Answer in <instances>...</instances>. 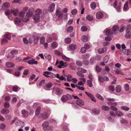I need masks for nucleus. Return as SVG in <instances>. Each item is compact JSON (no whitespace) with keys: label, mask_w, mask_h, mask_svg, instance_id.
<instances>
[{"label":"nucleus","mask_w":131,"mask_h":131,"mask_svg":"<svg viewBox=\"0 0 131 131\" xmlns=\"http://www.w3.org/2000/svg\"><path fill=\"white\" fill-rule=\"evenodd\" d=\"M53 92H54L56 95H60L63 93V91L62 89L58 87H56L53 89Z\"/></svg>","instance_id":"obj_1"},{"label":"nucleus","mask_w":131,"mask_h":131,"mask_svg":"<svg viewBox=\"0 0 131 131\" xmlns=\"http://www.w3.org/2000/svg\"><path fill=\"white\" fill-rule=\"evenodd\" d=\"M43 75L47 78L50 77L51 78H53L56 77L55 74L52 73L51 72L48 71L43 72Z\"/></svg>","instance_id":"obj_2"},{"label":"nucleus","mask_w":131,"mask_h":131,"mask_svg":"<svg viewBox=\"0 0 131 131\" xmlns=\"http://www.w3.org/2000/svg\"><path fill=\"white\" fill-rule=\"evenodd\" d=\"M98 79L99 81L102 83H104V81H108L109 80L108 77L106 76L103 77L101 75L99 76Z\"/></svg>","instance_id":"obj_3"},{"label":"nucleus","mask_w":131,"mask_h":131,"mask_svg":"<svg viewBox=\"0 0 131 131\" xmlns=\"http://www.w3.org/2000/svg\"><path fill=\"white\" fill-rule=\"evenodd\" d=\"M84 93L88 97L91 99V100L94 102H96V101L93 95L91 93H88L86 92H85Z\"/></svg>","instance_id":"obj_4"},{"label":"nucleus","mask_w":131,"mask_h":131,"mask_svg":"<svg viewBox=\"0 0 131 131\" xmlns=\"http://www.w3.org/2000/svg\"><path fill=\"white\" fill-rule=\"evenodd\" d=\"M48 114L47 113L44 112L42 114H41L40 115L37 116V117L39 118H40L42 117L43 119H46L48 117Z\"/></svg>","instance_id":"obj_5"},{"label":"nucleus","mask_w":131,"mask_h":131,"mask_svg":"<svg viewBox=\"0 0 131 131\" xmlns=\"http://www.w3.org/2000/svg\"><path fill=\"white\" fill-rule=\"evenodd\" d=\"M56 15L60 18H62L63 15V14L61 12V10L60 9H58L57 10Z\"/></svg>","instance_id":"obj_6"},{"label":"nucleus","mask_w":131,"mask_h":131,"mask_svg":"<svg viewBox=\"0 0 131 131\" xmlns=\"http://www.w3.org/2000/svg\"><path fill=\"white\" fill-rule=\"evenodd\" d=\"M76 103L79 106H81L84 105V103L83 100L80 99L76 100Z\"/></svg>","instance_id":"obj_7"},{"label":"nucleus","mask_w":131,"mask_h":131,"mask_svg":"<svg viewBox=\"0 0 131 131\" xmlns=\"http://www.w3.org/2000/svg\"><path fill=\"white\" fill-rule=\"evenodd\" d=\"M103 14L101 12H99L96 13V17L97 19H101L103 17Z\"/></svg>","instance_id":"obj_8"},{"label":"nucleus","mask_w":131,"mask_h":131,"mask_svg":"<svg viewBox=\"0 0 131 131\" xmlns=\"http://www.w3.org/2000/svg\"><path fill=\"white\" fill-rule=\"evenodd\" d=\"M49 123L47 121L44 122L42 124V126L43 128V129L46 131V128H47L49 126Z\"/></svg>","instance_id":"obj_9"},{"label":"nucleus","mask_w":131,"mask_h":131,"mask_svg":"<svg viewBox=\"0 0 131 131\" xmlns=\"http://www.w3.org/2000/svg\"><path fill=\"white\" fill-rule=\"evenodd\" d=\"M55 4L53 3L51 4L49 7V10L50 12H52L54 9Z\"/></svg>","instance_id":"obj_10"},{"label":"nucleus","mask_w":131,"mask_h":131,"mask_svg":"<svg viewBox=\"0 0 131 131\" xmlns=\"http://www.w3.org/2000/svg\"><path fill=\"white\" fill-rule=\"evenodd\" d=\"M40 16L39 15L35 14L33 17V18L34 20L37 22H38L39 21Z\"/></svg>","instance_id":"obj_11"},{"label":"nucleus","mask_w":131,"mask_h":131,"mask_svg":"<svg viewBox=\"0 0 131 131\" xmlns=\"http://www.w3.org/2000/svg\"><path fill=\"white\" fill-rule=\"evenodd\" d=\"M6 66L9 68H12L14 67V64L11 62H8L6 63Z\"/></svg>","instance_id":"obj_12"},{"label":"nucleus","mask_w":131,"mask_h":131,"mask_svg":"<svg viewBox=\"0 0 131 131\" xmlns=\"http://www.w3.org/2000/svg\"><path fill=\"white\" fill-rule=\"evenodd\" d=\"M126 33L125 35V37L127 39L131 38V32L130 31L126 32Z\"/></svg>","instance_id":"obj_13"},{"label":"nucleus","mask_w":131,"mask_h":131,"mask_svg":"<svg viewBox=\"0 0 131 131\" xmlns=\"http://www.w3.org/2000/svg\"><path fill=\"white\" fill-rule=\"evenodd\" d=\"M106 51L105 48H100L97 49V51L99 53L101 54L104 53Z\"/></svg>","instance_id":"obj_14"},{"label":"nucleus","mask_w":131,"mask_h":131,"mask_svg":"<svg viewBox=\"0 0 131 131\" xmlns=\"http://www.w3.org/2000/svg\"><path fill=\"white\" fill-rule=\"evenodd\" d=\"M28 63L30 64H37L38 63L37 61H35V59H33L28 61Z\"/></svg>","instance_id":"obj_15"},{"label":"nucleus","mask_w":131,"mask_h":131,"mask_svg":"<svg viewBox=\"0 0 131 131\" xmlns=\"http://www.w3.org/2000/svg\"><path fill=\"white\" fill-rule=\"evenodd\" d=\"M41 107H38L36 108L35 111V115L36 116H39V114L41 111Z\"/></svg>","instance_id":"obj_16"},{"label":"nucleus","mask_w":131,"mask_h":131,"mask_svg":"<svg viewBox=\"0 0 131 131\" xmlns=\"http://www.w3.org/2000/svg\"><path fill=\"white\" fill-rule=\"evenodd\" d=\"M86 19L89 21H92L93 19L92 16L91 15H88L86 17Z\"/></svg>","instance_id":"obj_17"},{"label":"nucleus","mask_w":131,"mask_h":131,"mask_svg":"<svg viewBox=\"0 0 131 131\" xmlns=\"http://www.w3.org/2000/svg\"><path fill=\"white\" fill-rule=\"evenodd\" d=\"M21 19L18 18H16L14 20L15 24L17 25H18L21 23Z\"/></svg>","instance_id":"obj_18"},{"label":"nucleus","mask_w":131,"mask_h":131,"mask_svg":"<svg viewBox=\"0 0 131 131\" xmlns=\"http://www.w3.org/2000/svg\"><path fill=\"white\" fill-rule=\"evenodd\" d=\"M76 64L78 66L81 67L83 64V63L81 61L79 60H77L76 61Z\"/></svg>","instance_id":"obj_19"},{"label":"nucleus","mask_w":131,"mask_h":131,"mask_svg":"<svg viewBox=\"0 0 131 131\" xmlns=\"http://www.w3.org/2000/svg\"><path fill=\"white\" fill-rule=\"evenodd\" d=\"M21 114L25 117H27L28 114V112L25 110H23L21 111Z\"/></svg>","instance_id":"obj_20"},{"label":"nucleus","mask_w":131,"mask_h":131,"mask_svg":"<svg viewBox=\"0 0 131 131\" xmlns=\"http://www.w3.org/2000/svg\"><path fill=\"white\" fill-rule=\"evenodd\" d=\"M77 70L78 71V72H80V73H85L86 71V70L80 67L78 68Z\"/></svg>","instance_id":"obj_21"},{"label":"nucleus","mask_w":131,"mask_h":131,"mask_svg":"<svg viewBox=\"0 0 131 131\" xmlns=\"http://www.w3.org/2000/svg\"><path fill=\"white\" fill-rule=\"evenodd\" d=\"M33 15V13L32 11L29 10L28 12L26 14V16L29 18L31 17Z\"/></svg>","instance_id":"obj_22"},{"label":"nucleus","mask_w":131,"mask_h":131,"mask_svg":"<svg viewBox=\"0 0 131 131\" xmlns=\"http://www.w3.org/2000/svg\"><path fill=\"white\" fill-rule=\"evenodd\" d=\"M42 13V10L41 9L38 8L35 11V13L36 14L40 16Z\"/></svg>","instance_id":"obj_23"},{"label":"nucleus","mask_w":131,"mask_h":131,"mask_svg":"<svg viewBox=\"0 0 131 131\" xmlns=\"http://www.w3.org/2000/svg\"><path fill=\"white\" fill-rule=\"evenodd\" d=\"M122 87L120 85H118L116 88L115 90L117 92H120L121 90Z\"/></svg>","instance_id":"obj_24"},{"label":"nucleus","mask_w":131,"mask_h":131,"mask_svg":"<svg viewBox=\"0 0 131 131\" xmlns=\"http://www.w3.org/2000/svg\"><path fill=\"white\" fill-rule=\"evenodd\" d=\"M9 112V110L7 109H3L1 111V113L3 114H6Z\"/></svg>","instance_id":"obj_25"},{"label":"nucleus","mask_w":131,"mask_h":131,"mask_svg":"<svg viewBox=\"0 0 131 131\" xmlns=\"http://www.w3.org/2000/svg\"><path fill=\"white\" fill-rule=\"evenodd\" d=\"M61 100L63 102H65L68 100V98L66 95H63L62 96L61 98Z\"/></svg>","instance_id":"obj_26"},{"label":"nucleus","mask_w":131,"mask_h":131,"mask_svg":"<svg viewBox=\"0 0 131 131\" xmlns=\"http://www.w3.org/2000/svg\"><path fill=\"white\" fill-rule=\"evenodd\" d=\"M12 14H13L14 15L16 16L18 15V10L17 9L14 10H12Z\"/></svg>","instance_id":"obj_27"},{"label":"nucleus","mask_w":131,"mask_h":131,"mask_svg":"<svg viewBox=\"0 0 131 131\" xmlns=\"http://www.w3.org/2000/svg\"><path fill=\"white\" fill-rule=\"evenodd\" d=\"M90 6L91 8L92 9H95L96 7V5L95 2H93L90 4Z\"/></svg>","instance_id":"obj_28"},{"label":"nucleus","mask_w":131,"mask_h":131,"mask_svg":"<svg viewBox=\"0 0 131 131\" xmlns=\"http://www.w3.org/2000/svg\"><path fill=\"white\" fill-rule=\"evenodd\" d=\"M102 109L104 111H108L110 110L109 107L105 105H103L101 107Z\"/></svg>","instance_id":"obj_29"},{"label":"nucleus","mask_w":131,"mask_h":131,"mask_svg":"<svg viewBox=\"0 0 131 131\" xmlns=\"http://www.w3.org/2000/svg\"><path fill=\"white\" fill-rule=\"evenodd\" d=\"M113 32L112 31L111 29H108L106 31V34L107 35H110Z\"/></svg>","instance_id":"obj_30"},{"label":"nucleus","mask_w":131,"mask_h":131,"mask_svg":"<svg viewBox=\"0 0 131 131\" xmlns=\"http://www.w3.org/2000/svg\"><path fill=\"white\" fill-rule=\"evenodd\" d=\"M92 80H88L87 81V85L90 87H91L92 86Z\"/></svg>","instance_id":"obj_31"},{"label":"nucleus","mask_w":131,"mask_h":131,"mask_svg":"<svg viewBox=\"0 0 131 131\" xmlns=\"http://www.w3.org/2000/svg\"><path fill=\"white\" fill-rule=\"evenodd\" d=\"M59 63V65H58V67L60 69L63 68L64 63L63 61H60Z\"/></svg>","instance_id":"obj_32"},{"label":"nucleus","mask_w":131,"mask_h":131,"mask_svg":"<svg viewBox=\"0 0 131 131\" xmlns=\"http://www.w3.org/2000/svg\"><path fill=\"white\" fill-rule=\"evenodd\" d=\"M93 112L95 114H97L100 112V111L99 109L97 108L93 110Z\"/></svg>","instance_id":"obj_33"},{"label":"nucleus","mask_w":131,"mask_h":131,"mask_svg":"<svg viewBox=\"0 0 131 131\" xmlns=\"http://www.w3.org/2000/svg\"><path fill=\"white\" fill-rule=\"evenodd\" d=\"M96 97L99 100L102 101H103L104 100V98L103 97L99 94L98 93H96Z\"/></svg>","instance_id":"obj_34"},{"label":"nucleus","mask_w":131,"mask_h":131,"mask_svg":"<svg viewBox=\"0 0 131 131\" xmlns=\"http://www.w3.org/2000/svg\"><path fill=\"white\" fill-rule=\"evenodd\" d=\"M119 29V27L117 25H115L112 27V30L114 31H116Z\"/></svg>","instance_id":"obj_35"},{"label":"nucleus","mask_w":131,"mask_h":131,"mask_svg":"<svg viewBox=\"0 0 131 131\" xmlns=\"http://www.w3.org/2000/svg\"><path fill=\"white\" fill-rule=\"evenodd\" d=\"M69 48L71 50H74L76 48V46L75 45L71 44L69 46Z\"/></svg>","instance_id":"obj_36"},{"label":"nucleus","mask_w":131,"mask_h":131,"mask_svg":"<svg viewBox=\"0 0 131 131\" xmlns=\"http://www.w3.org/2000/svg\"><path fill=\"white\" fill-rule=\"evenodd\" d=\"M82 40L84 42H87L88 40V37L85 36H83L82 38Z\"/></svg>","instance_id":"obj_37"},{"label":"nucleus","mask_w":131,"mask_h":131,"mask_svg":"<svg viewBox=\"0 0 131 131\" xmlns=\"http://www.w3.org/2000/svg\"><path fill=\"white\" fill-rule=\"evenodd\" d=\"M73 29V27L72 26H70L67 28V30L68 32H71L72 31Z\"/></svg>","instance_id":"obj_38"},{"label":"nucleus","mask_w":131,"mask_h":131,"mask_svg":"<svg viewBox=\"0 0 131 131\" xmlns=\"http://www.w3.org/2000/svg\"><path fill=\"white\" fill-rule=\"evenodd\" d=\"M62 58L64 60L67 61H70V58L66 57L64 55H63L62 56Z\"/></svg>","instance_id":"obj_39"},{"label":"nucleus","mask_w":131,"mask_h":131,"mask_svg":"<svg viewBox=\"0 0 131 131\" xmlns=\"http://www.w3.org/2000/svg\"><path fill=\"white\" fill-rule=\"evenodd\" d=\"M3 6L5 8H9L10 6V4L8 2L4 3L3 4Z\"/></svg>","instance_id":"obj_40"},{"label":"nucleus","mask_w":131,"mask_h":131,"mask_svg":"<svg viewBox=\"0 0 131 131\" xmlns=\"http://www.w3.org/2000/svg\"><path fill=\"white\" fill-rule=\"evenodd\" d=\"M71 41V39L70 38H66L65 40V42L66 43L69 44Z\"/></svg>","instance_id":"obj_41"},{"label":"nucleus","mask_w":131,"mask_h":131,"mask_svg":"<svg viewBox=\"0 0 131 131\" xmlns=\"http://www.w3.org/2000/svg\"><path fill=\"white\" fill-rule=\"evenodd\" d=\"M90 56L89 54H83L82 56V58L83 59H87L89 58Z\"/></svg>","instance_id":"obj_42"},{"label":"nucleus","mask_w":131,"mask_h":131,"mask_svg":"<svg viewBox=\"0 0 131 131\" xmlns=\"http://www.w3.org/2000/svg\"><path fill=\"white\" fill-rule=\"evenodd\" d=\"M115 113L116 115L118 116H122L123 115V114L119 111H116Z\"/></svg>","instance_id":"obj_43"},{"label":"nucleus","mask_w":131,"mask_h":131,"mask_svg":"<svg viewBox=\"0 0 131 131\" xmlns=\"http://www.w3.org/2000/svg\"><path fill=\"white\" fill-rule=\"evenodd\" d=\"M45 38L42 36L40 38V43L41 44H43L45 42Z\"/></svg>","instance_id":"obj_44"},{"label":"nucleus","mask_w":131,"mask_h":131,"mask_svg":"<svg viewBox=\"0 0 131 131\" xmlns=\"http://www.w3.org/2000/svg\"><path fill=\"white\" fill-rule=\"evenodd\" d=\"M44 56L46 59L48 60H50L51 59V56L49 54H45L44 55Z\"/></svg>","instance_id":"obj_45"},{"label":"nucleus","mask_w":131,"mask_h":131,"mask_svg":"<svg viewBox=\"0 0 131 131\" xmlns=\"http://www.w3.org/2000/svg\"><path fill=\"white\" fill-rule=\"evenodd\" d=\"M58 46V44L57 42H54L52 43V44L51 46L52 48H56Z\"/></svg>","instance_id":"obj_46"},{"label":"nucleus","mask_w":131,"mask_h":131,"mask_svg":"<svg viewBox=\"0 0 131 131\" xmlns=\"http://www.w3.org/2000/svg\"><path fill=\"white\" fill-rule=\"evenodd\" d=\"M131 29V25H128L126 27V31H130V30Z\"/></svg>","instance_id":"obj_47"},{"label":"nucleus","mask_w":131,"mask_h":131,"mask_svg":"<svg viewBox=\"0 0 131 131\" xmlns=\"http://www.w3.org/2000/svg\"><path fill=\"white\" fill-rule=\"evenodd\" d=\"M5 13V15H9V14H12V12L11 10L10 11L8 9H7L6 10Z\"/></svg>","instance_id":"obj_48"},{"label":"nucleus","mask_w":131,"mask_h":131,"mask_svg":"<svg viewBox=\"0 0 131 131\" xmlns=\"http://www.w3.org/2000/svg\"><path fill=\"white\" fill-rule=\"evenodd\" d=\"M95 70L97 72H100L101 71V68L98 66H97L96 67Z\"/></svg>","instance_id":"obj_49"},{"label":"nucleus","mask_w":131,"mask_h":131,"mask_svg":"<svg viewBox=\"0 0 131 131\" xmlns=\"http://www.w3.org/2000/svg\"><path fill=\"white\" fill-rule=\"evenodd\" d=\"M124 51H123V52L127 56L129 55L130 52L128 50L125 49L124 50Z\"/></svg>","instance_id":"obj_50"},{"label":"nucleus","mask_w":131,"mask_h":131,"mask_svg":"<svg viewBox=\"0 0 131 131\" xmlns=\"http://www.w3.org/2000/svg\"><path fill=\"white\" fill-rule=\"evenodd\" d=\"M109 89L112 91H113L115 90V87L113 85H110L109 86Z\"/></svg>","instance_id":"obj_51"},{"label":"nucleus","mask_w":131,"mask_h":131,"mask_svg":"<svg viewBox=\"0 0 131 131\" xmlns=\"http://www.w3.org/2000/svg\"><path fill=\"white\" fill-rule=\"evenodd\" d=\"M18 53V51L16 50H12L10 52V54H11L15 55L17 54Z\"/></svg>","instance_id":"obj_52"},{"label":"nucleus","mask_w":131,"mask_h":131,"mask_svg":"<svg viewBox=\"0 0 131 131\" xmlns=\"http://www.w3.org/2000/svg\"><path fill=\"white\" fill-rule=\"evenodd\" d=\"M96 61L95 59L94 58H92L90 59V62L91 64H93Z\"/></svg>","instance_id":"obj_53"},{"label":"nucleus","mask_w":131,"mask_h":131,"mask_svg":"<svg viewBox=\"0 0 131 131\" xmlns=\"http://www.w3.org/2000/svg\"><path fill=\"white\" fill-rule=\"evenodd\" d=\"M25 13L24 12L21 11L19 14V16L20 17H24Z\"/></svg>","instance_id":"obj_54"},{"label":"nucleus","mask_w":131,"mask_h":131,"mask_svg":"<svg viewBox=\"0 0 131 131\" xmlns=\"http://www.w3.org/2000/svg\"><path fill=\"white\" fill-rule=\"evenodd\" d=\"M108 57L107 56H106L104 59V61L105 63H107L108 62Z\"/></svg>","instance_id":"obj_55"},{"label":"nucleus","mask_w":131,"mask_h":131,"mask_svg":"<svg viewBox=\"0 0 131 131\" xmlns=\"http://www.w3.org/2000/svg\"><path fill=\"white\" fill-rule=\"evenodd\" d=\"M4 106L5 108H8L9 106V104L8 102H6L4 104Z\"/></svg>","instance_id":"obj_56"},{"label":"nucleus","mask_w":131,"mask_h":131,"mask_svg":"<svg viewBox=\"0 0 131 131\" xmlns=\"http://www.w3.org/2000/svg\"><path fill=\"white\" fill-rule=\"evenodd\" d=\"M6 125L4 124H0V128L1 129H4L6 127Z\"/></svg>","instance_id":"obj_57"},{"label":"nucleus","mask_w":131,"mask_h":131,"mask_svg":"<svg viewBox=\"0 0 131 131\" xmlns=\"http://www.w3.org/2000/svg\"><path fill=\"white\" fill-rule=\"evenodd\" d=\"M4 37L8 40H10L11 38L10 36L8 34H6L4 36Z\"/></svg>","instance_id":"obj_58"},{"label":"nucleus","mask_w":131,"mask_h":131,"mask_svg":"<svg viewBox=\"0 0 131 131\" xmlns=\"http://www.w3.org/2000/svg\"><path fill=\"white\" fill-rule=\"evenodd\" d=\"M121 108L122 110H123L126 111H128L129 110V108L126 106H122L121 107Z\"/></svg>","instance_id":"obj_59"},{"label":"nucleus","mask_w":131,"mask_h":131,"mask_svg":"<svg viewBox=\"0 0 131 131\" xmlns=\"http://www.w3.org/2000/svg\"><path fill=\"white\" fill-rule=\"evenodd\" d=\"M128 2H126L124 6V9L126 10L127 9L128 7Z\"/></svg>","instance_id":"obj_60"},{"label":"nucleus","mask_w":131,"mask_h":131,"mask_svg":"<svg viewBox=\"0 0 131 131\" xmlns=\"http://www.w3.org/2000/svg\"><path fill=\"white\" fill-rule=\"evenodd\" d=\"M18 88L17 86H14L13 87V90L14 91L16 92L18 91Z\"/></svg>","instance_id":"obj_61"},{"label":"nucleus","mask_w":131,"mask_h":131,"mask_svg":"<svg viewBox=\"0 0 131 131\" xmlns=\"http://www.w3.org/2000/svg\"><path fill=\"white\" fill-rule=\"evenodd\" d=\"M124 87L125 90L127 91H128L129 89V85L127 84H126L125 85Z\"/></svg>","instance_id":"obj_62"},{"label":"nucleus","mask_w":131,"mask_h":131,"mask_svg":"<svg viewBox=\"0 0 131 131\" xmlns=\"http://www.w3.org/2000/svg\"><path fill=\"white\" fill-rule=\"evenodd\" d=\"M77 74L78 76L82 77H84V74H82L80 72H77Z\"/></svg>","instance_id":"obj_63"},{"label":"nucleus","mask_w":131,"mask_h":131,"mask_svg":"<svg viewBox=\"0 0 131 131\" xmlns=\"http://www.w3.org/2000/svg\"><path fill=\"white\" fill-rule=\"evenodd\" d=\"M84 47L85 49L86 50L90 48V46L87 43H85L84 46Z\"/></svg>","instance_id":"obj_64"}]
</instances>
